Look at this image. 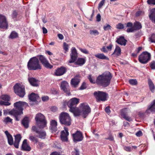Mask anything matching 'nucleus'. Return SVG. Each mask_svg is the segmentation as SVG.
<instances>
[{
	"mask_svg": "<svg viewBox=\"0 0 155 155\" xmlns=\"http://www.w3.org/2000/svg\"><path fill=\"white\" fill-rule=\"evenodd\" d=\"M112 77L110 72H106L97 77V84L106 87L110 85Z\"/></svg>",
	"mask_w": 155,
	"mask_h": 155,
	"instance_id": "obj_1",
	"label": "nucleus"
},
{
	"mask_svg": "<svg viewBox=\"0 0 155 155\" xmlns=\"http://www.w3.org/2000/svg\"><path fill=\"white\" fill-rule=\"evenodd\" d=\"M79 108V109L78 108L76 112L75 113V116H78L81 115L84 118H85L91 112V108L86 103L81 104Z\"/></svg>",
	"mask_w": 155,
	"mask_h": 155,
	"instance_id": "obj_2",
	"label": "nucleus"
},
{
	"mask_svg": "<svg viewBox=\"0 0 155 155\" xmlns=\"http://www.w3.org/2000/svg\"><path fill=\"white\" fill-rule=\"evenodd\" d=\"M27 67L30 70H41L42 68L38 58L37 56L34 57L30 59L28 63Z\"/></svg>",
	"mask_w": 155,
	"mask_h": 155,
	"instance_id": "obj_3",
	"label": "nucleus"
},
{
	"mask_svg": "<svg viewBox=\"0 0 155 155\" xmlns=\"http://www.w3.org/2000/svg\"><path fill=\"white\" fill-rule=\"evenodd\" d=\"M5 133L7 137L9 144L11 145L14 144L15 147L16 148H18L19 143L21 138V135L20 134H17L15 136V141L14 143H13V140L12 136L7 130L5 131Z\"/></svg>",
	"mask_w": 155,
	"mask_h": 155,
	"instance_id": "obj_4",
	"label": "nucleus"
},
{
	"mask_svg": "<svg viewBox=\"0 0 155 155\" xmlns=\"http://www.w3.org/2000/svg\"><path fill=\"white\" fill-rule=\"evenodd\" d=\"M59 120L61 124L66 126H69L71 124V118L69 114L67 113L61 112L59 115Z\"/></svg>",
	"mask_w": 155,
	"mask_h": 155,
	"instance_id": "obj_5",
	"label": "nucleus"
},
{
	"mask_svg": "<svg viewBox=\"0 0 155 155\" xmlns=\"http://www.w3.org/2000/svg\"><path fill=\"white\" fill-rule=\"evenodd\" d=\"M79 99L74 97L71 99L68 102L67 105L70 108L69 111L73 113L74 115L78 109L76 107V105L79 103Z\"/></svg>",
	"mask_w": 155,
	"mask_h": 155,
	"instance_id": "obj_6",
	"label": "nucleus"
},
{
	"mask_svg": "<svg viewBox=\"0 0 155 155\" xmlns=\"http://www.w3.org/2000/svg\"><path fill=\"white\" fill-rule=\"evenodd\" d=\"M35 120L36 125L39 128H43L45 127L47 122L45 116L41 114H37L35 117Z\"/></svg>",
	"mask_w": 155,
	"mask_h": 155,
	"instance_id": "obj_7",
	"label": "nucleus"
},
{
	"mask_svg": "<svg viewBox=\"0 0 155 155\" xmlns=\"http://www.w3.org/2000/svg\"><path fill=\"white\" fill-rule=\"evenodd\" d=\"M15 93L19 97H23L25 94L24 87L20 84L16 83L14 86Z\"/></svg>",
	"mask_w": 155,
	"mask_h": 155,
	"instance_id": "obj_8",
	"label": "nucleus"
},
{
	"mask_svg": "<svg viewBox=\"0 0 155 155\" xmlns=\"http://www.w3.org/2000/svg\"><path fill=\"white\" fill-rule=\"evenodd\" d=\"M150 54L146 51L142 52L138 57L139 62L143 64L147 63L150 60Z\"/></svg>",
	"mask_w": 155,
	"mask_h": 155,
	"instance_id": "obj_9",
	"label": "nucleus"
},
{
	"mask_svg": "<svg viewBox=\"0 0 155 155\" xmlns=\"http://www.w3.org/2000/svg\"><path fill=\"white\" fill-rule=\"evenodd\" d=\"M39 127H36L35 126L32 127L31 130L35 132L36 133V137L41 139H44L46 137V132L44 130H40Z\"/></svg>",
	"mask_w": 155,
	"mask_h": 155,
	"instance_id": "obj_10",
	"label": "nucleus"
},
{
	"mask_svg": "<svg viewBox=\"0 0 155 155\" xmlns=\"http://www.w3.org/2000/svg\"><path fill=\"white\" fill-rule=\"evenodd\" d=\"M37 57L38 58L39 57V60L45 67L50 69L52 68L53 65L49 63L48 60L44 56L40 55L37 56Z\"/></svg>",
	"mask_w": 155,
	"mask_h": 155,
	"instance_id": "obj_11",
	"label": "nucleus"
},
{
	"mask_svg": "<svg viewBox=\"0 0 155 155\" xmlns=\"http://www.w3.org/2000/svg\"><path fill=\"white\" fill-rule=\"evenodd\" d=\"M70 56L71 59L68 62V64L69 65H70V64L75 62L78 57L76 49L74 47H73L71 48Z\"/></svg>",
	"mask_w": 155,
	"mask_h": 155,
	"instance_id": "obj_12",
	"label": "nucleus"
},
{
	"mask_svg": "<svg viewBox=\"0 0 155 155\" xmlns=\"http://www.w3.org/2000/svg\"><path fill=\"white\" fill-rule=\"evenodd\" d=\"M14 107L15 108V110L18 111H22L23 107L28 106V104L25 102L19 101L17 102L14 104Z\"/></svg>",
	"mask_w": 155,
	"mask_h": 155,
	"instance_id": "obj_13",
	"label": "nucleus"
},
{
	"mask_svg": "<svg viewBox=\"0 0 155 155\" xmlns=\"http://www.w3.org/2000/svg\"><path fill=\"white\" fill-rule=\"evenodd\" d=\"M68 87V84L67 81H63L61 82V89H62L68 95H69L71 93Z\"/></svg>",
	"mask_w": 155,
	"mask_h": 155,
	"instance_id": "obj_14",
	"label": "nucleus"
},
{
	"mask_svg": "<svg viewBox=\"0 0 155 155\" xmlns=\"http://www.w3.org/2000/svg\"><path fill=\"white\" fill-rule=\"evenodd\" d=\"M81 76L79 74L76 75L74 78L71 80V84L74 87L78 86L80 81Z\"/></svg>",
	"mask_w": 155,
	"mask_h": 155,
	"instance_id": "obj_15",
	"label": "nucleus"
},
{
	"mask_svg": "<svg viewBox=\"0 0 155 155\" xmlns=\"http://www.w3.org/2000/svg\"><path fill=\"white\" fill-rule=\"evenodd\" d=\"M8 27V23L4 16L0 15V28L7 29Z\"/></svg>",
	"mask_w": 155,
	"mask_h": 155,
	"instance_id": "obj_16",
	"label": "nucleus"
},
{
	"mask_svg": "<svg viewBox=\"0 0 155 155\" xmlns=\"http://www.w3.org/2000/svg\"><path fill=\"white\" fill-rule=\"evenodd\" d=\"M72 136L74 141L75 142L81 141L83 138L82 134L79 131H77Z\"/></svg>",
	"mask_w": 155,
	"mask_h": 155,
	"instance_id": "obj_17",
	"label": "nucleus"
},
{
	"mask_svg": "<svg viewBox=\"0 0 155 155\" xmlns=\"http://www.w3.org/2000/svg\"><path fill=\"white\" fill-rule=\"evenodd\" d=\"M66 71V68L63 66H61L60 68H58L55 70L54 74L57 76H60L63 75Z\"/></svg>",
	"mask_w": 155,
	"mask_h": 155,
	"instance_id": "obj_18",
	"label": "nucleus"
},
{
	"mask_svg": "<svg viewBox=\"0 0 155 155\" xmlns=\"http://www.w3.org/2000/svg\"><path fill=\"white\" fill-rule=\"evenodd\" d=\"M107 94L104 92L97 91V101H105L107 100Z\"/></svg>",
	"mask_w": 155,
	"mask_h": 155,
	"instance_id": "obj_19",
	"label": "nucleus"
},
{
	"mask_svg": "<svg viewBox=\"0 0 155 155\" xmlns=\"http://www.w3.org/2000/svg\"><path fill=\"white\" fill-rule=\"evenodd\" d=\"M10 113L14 116L15 120L18 121L21 118V115L23 114L22 111H18L17 110H13L10 111Z\"/></svg>",
	"mask_w": 155,
	"mask_h": 155,
	"instance_id": "obj_20",
	"label": "nucleus"
},
{
	"mask_svg": "<svg viewBox=\"0 0 155 155\" xmlns=\"http://www.w3.org/2000/svg\"><path fill=\"white\" fill-rule=\"evenodd\" d=\"M22 150L25 151H30L31 150V147L27 143V140L25 139L22 143L21 146Z\"/></svg>",
	"mask_w": 155,
	"mask_h": 155,
	"instance_id": "obj_21",
	"label": "nucleus"
},
{
	"mask_svg": "<svg viewBox=\"0 0 155 155\" xmlns=\"http://www.w3.org/2000/svg\"><path fill=\"white\" fill-rule=\"evenodd\" d=\"M127 41V40L124 38V37L122 36L117 38L116 41V42L118 44L124 46H125L126 45Z\"/></svg>",
	"mask_w": 155,
	"mask_h": 155,
	"instance_id": "obj_22",
	"label": "nucleus"
},
{
	"mask_svg": "<svg viewBox=\"0 0 155 155\" xmlns=\"http://www.w3.org/2000/svg\"><path fill=\"white\" fill-rule=\"evenodd\" d=\"M28 81L31 85L35 87H37L38 86V80L35 78H31L28 79Z\"/></svg>",
	"mask_w": 155,
	"mask_h": 155,
	"instance_id": "obj_23",
	"label": "nucleus"
},
{
	"mask_svg": "<svg viewBox=\"0 0 155 155\" xmlns=\"http://www.w3.org/2000/svg\"><path fill=\"white\" fill-rule=\"evenodd\" d=\"M39 96L38 95L35 94L34 93H31L29 96V99L31 101L33 102H36L39 98Z\"/></svg>",
	"mask_w": 155,
	"mask_h": 155,
	"instance_id": "obj_24",
	"label": "nucleus"
},
{
	"mask_svg": "<svg viewBox=\"0 0 155 155\" xmlns=\"http://www.w3.org/2000/svg\"><path fill=\"white\" fill-rule=\"evenodd\" d=\"M57 122L55 120H52L51 123L50 129L53 132H55L57 130Z\"/></svg>",
	"mask_w": 155,
	"mask_h": 155,
	"instance_id": "obj_25",
	"label": "nucleus"
},
{
	"mask_svg": "<svg viewBox=\"0 0 155 155\" xmlns=\"http://www.w3.org/2000/svg\"><path fill=\"white\" fill-rule=\"evenodd\" d=\"M149 17L152 21L155 23V8L152 9L150 10Z\"/></svg>",
	"mask_w": 155,
	"mask_h": 155,
	"instance_id": "obj_26",
	"label": "nucleus"
},
{
	"mask_svg": "<svg viewBox=\"0 0 155 155\" xmlns=\"http://www.w3.org/2000/svg\"><path fill=\"white\" fill-rule=\"evenodd\" d=\"M29 118L27 117H25L21 121V123L24 127L27 128L29 126Z\"/></svg>",
	"mask_w": 155,
	"mask_h": 155,
	"instance_id": "obj_27",
	"label": "nucleus"
},
{
	"mask_svg": "<svg viewBox=\"0 0 155 155\" xmlns=\"http://www.w3.org/2000/svg\"><path fill=\"white\" fill-rule=\"evenodd\" d=\"M121 115L126 120L129 122L132 120V119L130 117L127 116L126 113L124 111V110H122L121 112Z\"/></svg>",
	"mask_w": 155,
	"mask_h": 155,
	"instance_id": "obj_28",
	"label": "nucleus"
},
{
	"mask_svg": "<svg viewBox=\"0 0 155 155\" xmlns=\"http://www.w3.org/2000/svg\"><path fill=\"white\" fill-rule=\"evenodd\" d=\"M85 60L83 58H78L77 60L75 62V64L81 66L85 63Z\"/></svg>",
	"mask_w": 155,
	"mask_h": 155,
	"instance_id": "obj_29",
	"label": "nucleus"
},
{
	"mask_svg": "<svg viewBox=\"0 0 155 155\" xmlns=\"http://www.w3.org/2000/svg\"><path fill=\"white\" fill-rule=\"evenodd\" d=\"M68 135L64 133V131L63 130L61 131V139L63 141H66L68 140Z\"/></svg>",
	"mask_w": 155,
	"mask_h": 155,
	"instance_id": "obj_30",
	"label": "nucleus"
},
{
	"mask_svg": "<svg viewBox=\"0 0 155 155\" xmlns=\"http://www.w3.org/2000/svg\"><path fill=\"white\" fill-rule=\"evenodd\" d=\"M97 58L101 60H109V58L103 53L97 54Z\"/></svg>",
	"mask_w": 155,
	"mask_h": 155,
	"instance_id": "obj_31",
	"label": "nucleus"
},
{
	"mask_svg": "<svg viewBox=\"0 0 155 155\" xmlns=\"http://www.w3.org/2000/svg\"><path fill=\"white\" fill-rule=\"evenodd\" d=\"M121 49L118 46H116V48L112 54H115L117 56H119L121 54Z\"/></svg>",
	"mask_w": 155,
	"mask_h": 155,
	"instance_id": "obj_32",
	"label": "nucleus"
},
{
	"mask_svg": "<svg viewBox=\"0 0 155 155\" xmlns=\"http://www.w3.org/2000/svg\"><path fill=\"white\" fill-rule=\"evenodd\" d=\"M134 28L135 29H140L142 28L141 24L139 22L135 21L134 23Z\"/></svg>",
	"mask_w": 155,
	"mask_h": 155,
	"instance_id": "obj_33",
	"label": "nucleus"
},
{
	"mask_svg": "<svg viewBox=\"0 0 155 155\" xmlns=\"http://www.w3.org/2000/svg\"><path fill=\"white\" fill-rule=\"evenodd\" d=\"M148 84L150 91L152 92H153L155 88L153 82L150 80H148Z\"/></svg>",
	"mask_w": 155,
	"mask_h": 155,
	"instance_id": "obj_34",
	"label": "nucleus"
},
{
	"mask_svg": "<svg viewBox=\"0 0 155 155\" xmlns=\"http://www.w3.org/2000/svg\"><path fill=\"white\" fill-rule=\"evenodd\" d=\"M18 36V33L15 31H13L11 33L9 36V38L11 39H14L17 38Z\"/></svg>",
	"mask_w": 155,
	"mask_h": 155,
	"instance_id": "obj_35",
	"label": "nucleus"
},
{
	"mask_svg": "<svg viewBox=\"0 0 155 155\" xmlns=\"http://www.w3.org/2000/svg\"><path fill=\"white\" fill-rule=\"evenodd\" d=\"M29 139L32 142H35V143H37L38 142V139L36 137H35L32 135H30L29 136Z\"/></svg>",
	"mask_w": 155,
	"mask_h": 155,
	"instance_id": "obj_36",
	"label": "nucleus"
},
{
	"mask_svg": "<svg viewBox=\"0 0 155 155\" xmlns=\"http://www.w3.org/2000/svg\"><path fill=\"white\" fill-rule=\"evenodd\" d=\"M148 110L151 112L155 111V100L153 101L151 106L148 108Z\"/></svg>",
	"mask_w": 155,
	"mask_h": 155,
	"instance_id": "obj_37",
	"label": "nucleus"
},
{
	"mask_svg": "<svg viewBox=\"0 0 155 155\" xmlns=\"http://www.w3.org/2000/svg\"><path fill=\"white\" fill-rule=\"evenodd\" d=\"M1 98L2 100L6 101H9L10 100L9 96L7 95H2L1 96Z\"/></svg>",
	"mask_w": 155,
	"mask_h": 155,
	"instance_id": "obj_38",
	"label": "nucleus"
},
{
	"mask_svg": "<svg viewBox=\"0 0 155 155\" xmlns=\"http://www.w3.org/2000/svg\"><path fill=\"white\" fill-rule=\"evenodd\" d=\"M149 41L155 43V34H152L151 36L149 38Z\"/></svg>",
	"mask_w": 155,
	"mask_h": 155,
	"instance_id": "obj_39",
	"label": "nucleus"
},
{
	"mask_svg": "<svg viewBox=\"0 0 155 155\" xmlns=\"http://www.w3.org/2000/svg\"><path fill=\"white\" fill-rule=\"evenodd\" d=\"M72 155H80L79 150L77 148H74V151L71 152Z\"/></svg>",
	"mask_w": 155,
	"mask_h": 155,
	"instance_id": "obj_40",
	"label": "nucleus"
},
{
	"mask_svg": "<svg viewBox=\"0 0 155 155\" xmlns=\"http://www.w3.org/2000/svg\"><path fill=\"white\" fill-rule=\"evenodd\" d=\"M90 82L92 83H95L96 81L93 77L91 74L89 75L87 77Z\"/></svg>",
	"mask_w": 155,
	"mask_h": 155,
	"instance_id": "obj_41",
	"label": "nucleus"
},
{
	"mask_svg": "<svg viewBox=\"0 0 155 155\" xmlns=\"http://www.w3.org/2000/svg\"><path fill=\"white\" fill-rule=\"evenodd\" d=\"M11 104L10 103L8 102V101L7 102L4 101H0V105H4L6 106H8L10 105Z\"/></svg>",
	"mask_w": 155,
	"mask_h": 155,
	"instance_id": "obj_42",
	"label": "nucleus"
},
{
	"mask_svg": "<svg viewBox=\"0 0 155 155\" xmlns=\"http://www.w3.org/2000/svg\"><path fill=\"white\" fill-rule=\"evenodd\" d=\"M124 28V25L121 23H119L116 25V28L117 29H123Z\"/></svg>",
	"mask_w": 155,
	"mask_h": 155,
	"instance_id": "obj_43",
	"label": "nucleus"
},
{
	"mask_svg": "<svg viewBox=\"0 0 155 155\" xmlns=\"http://www.w3.org/2000/svg\"><path fill=\"white\" fill-rule=\"evenodd\" d=\"M129 83L133 85H135L137 84V81L136 80L131 79L129 80Z\"/></svg>",
	"mask_w": 155,
	"mask_h": 155,
	"instance_id": "obj_44",
	"label": "nucleus"
},
{
	"mask_svg": "<svg viewBox=\"0 0 155 155\" xmlns=\"http://www.w3.org/2000/svg\"><path fill=\"white\" fill-rule=\"evenodd\" d=\"M105 2V0H102L99 4L98 8L99 10L104 5Z\"/></svg>",
	"mask_w": 155,
	"mask_h": 155,
	"instance_id": "obj_45",
	"label": "nucleus"
},
{
	"mask_svg": "<svg viewBox=\"0 0 155 155\" xmlns=\"http://www.w3.org/2000/svg\"><path fill=\"white\" fill-rule=\"evenodd\" d=\"M150 67L152 69H155V61H153L150 64Z\"/></svg>",
	"mask_w": 155,
	"mask_h": 155,
	"instance_id": "obj_46",
	"label": "nucleus"
},
{
	"mask_svg": "<svg viewBox=\"0 0 155 155\" xmlns=\"http://www.w3.org/2000/svg\"><path fill=\"white\" fill-rule=\"evenodd\" d=\"M64 49L66 51H68V45L65 42H64L63 44Z\"/></svg>",
	"mask_w": 155,
	"mask_h": 155,
	"instance_id": "obj_47",
	"label": "nucleus"
},
{
	"mask_svg": "<svg viewBox=\"0 0 155 155\" xmlns=\"http://www.w3.org/2000/svg\"><path fill=\"white\" fill-rule=\"evenodd\" d=\"M147 3L150 5H155V0H147Z\"/></svg>",
	"mask_w": 155,
	"mask_h": 155,
	"instance_id": "obj_48",
	"label": "nucleus"
},
{
	"mask_svg": "<svg viewBox=\"0 0 155 155\" xmlns=\"http://www.w3.org/2000/svg\"><path fill=\"white\" fill-rule=\"evenodd\" d=\"M12 120L9 117H7L5 118L4 120V122L5 123L8 122H12Z\"/></svg>",
	"mask_w": 155,
	"mask_h": 155,
	"instance_id": "obj_49",
	"label": "nucleus"
},
{
	"mask_svg": "<svg viewBox=\"0 0 155 155\" xmlns=\"http://www.w3.org/2000/svg\"><path fill=\"white\" fill-rule=\"evenodd\" d=\"M125 25H126L127 27L130 28L129 29H133L131 28L133 26V24L132 23L128 22L127 24H125Z\"/></svg>",
	"mask_w": 155,
	"mask_h": 155,
	"instance_id": "obj_50",
	"label": "nucleus"
},
{
	"mask_svg": "<svg viewBox=\"0 0 155 155\" xmlns=\"http://www.w3.org/2000/svg\"><path fill=\"white\" fill-rule=\"evenodd\" d=\"M86 88V84L85 82H83L81 87H80L79 89L82 90L85 89Z\"/></svg>",
	"mask_w": 155,
	"mask_h": 155,
	"instance_id": "obj_51",
	"label": "nucleus"
},
{
	"mask_svg": "<svg viewBox=\"0 0 155 155\" xmlns=\"http://www.w3.org/2000/svg\"><path fill=\"white\" fill-rule=\"evenodd\" d=\"M80 50L84 53L87 54L89 53L88 51L85 49L80 48Z\"/></svg>",
	"mask_w": 155,
	"mask_h": 155,
	"instance_id": "obj_52",
	"label": "nucleus"
},
{
	"mask_svg": "<svg viewBox=\"0 0 155 155\" xmlns=\"http://www.w3.org/2000/svg\"><path fill=\"white\" fill-rule=\"evenodd\" d=\"M110 107L109 106H108L106 107L105 109V111L106 112L107 114H110Z\"/></svg>",
	"mask_w": 155,
	"mask_h": 155,
	"instance_id": "obj_53",
	"label": "nucleus"
},
{
	"mask_svg": "<svg viewBox=\"0 0 155 155\" xmlns=\"http://www.w3.org/2000/svg\"><path fill=\"white\" fill-rule=\"evenodd\" d=\"M42 99L43 101H46L49 99V97L48 96H44L42 97Z\"/></svg>",
	"mask_w": 155,
	"mask_h": 155,
	"instance_id": "obj_54",
	"label": "nucleus"
},
{
	"mask_svg": "<svg viewBox=\"0 0 155 155\" xmlns=\"http://www.w3.org/2000/svg\"><path fill=\"white\" fill-rule=\"evenodd\" d=\"M124 149L127 151L130 152L131 151V147H130L125 146L124 147Z\"/></svg>",
	"mask_w": 155,
	"mask_h": 155,
	"instance_id": "obj_55",
	"label": "nucleus"
},
{
	"mask_svg": "<svg viewBox=\"0 0 155 155\" xmlns=\"http://www.w3.org/2000/svg\"><path fill=\"white\" fill-rule=\"evenodd\" d=\"M51 109L52 111L55 112L57 110L58 108L56 107L53 106L51 108Z\"/></svg>",
	"mask_w": 155,
	"mask_h": 155,
	"instance_id": "obj_56",
	"label": "nucleus"
},
{
	"mask_svg": "<svg viewBox=\"0 0 155 155\" xmlns=\"http://www.w3.org/2000/svg\"><path fill=\"white\" fill-rule=\"evenodd\" d=\"M106 139L109 140L110 141H113L114 140L113 137L110 134L109 135V137L107 138H106Z\"/></svg>",
	"mask_w": 155,
	"mask_h": 155,
	"instance_id": "obj_57",
	"label": "nucleus"
},
{
	"mask_svg": "<svg viewBox=\"0 0 155 155\" xmlns=\"http://www.w3.org/2000/svg\"><path fill=\"white\" fill-rule=\"evenodd\" d=\"M17 12L15 11H13L12 14V17L13 18H15L17 17Z\"/></svg>",
	"mask_w": 155,
	"mask_h": 155,
	"instance_id": "obj_58",
	"label": "nucleus"
},
{
	"mask_svg": "<svg viewBox=\"0 0 155 155\" xmlns=\"http://www.w3.org/2000/svg\"><path fill=\"white\" fill-rule=\"evenodd\" d=\"M111 28V27L108 24H107L104 27V29H110Z\"/></svg>",
	"mask_w": 155,
	"mask_h": 155,
	"instance_id": "obj_59",
	"label": "nucleus"
},
{
	"mask_svg": "<svg viewBox=\"0 0 155 155\" xmlns=\"http://www.w3.org/2000/svg\"><path fill=\"white\" fill-rule=\"evenodd\" d=\"M142 133L141 131H139L136 134V135L137 137H140L142 135Z\"/></svg>",
	"mask_w": 155,
	"mask_h": 155,
	"instance_id": "obj_60",
	"label": "nucleus"
},
{
	"mask_svg": "<svg viewBox=\"0 0 155 155\" xmlns=\"http://www.w3.org/2000/svg\"><path fill=\"white\" fill-rule=\"evenodd\" d=\"M113 47V45L111 44H110L109 46H107L106 48L109 51H110Z\"/></svg>",
	"mask_w": 155,
	"mask_h": 155,
	"instance_id": "obj_61",
	"label": "nucleus"
},
{
	"mask_svg": "<svg viewBox=\"0 0 155 155\" xmlns=\"http://www.w3.org/2000/svg\"><path fill=\"white\" fill-rule=\"evenodd\" d=\"M41 19L43 22L44 23H45L47 22V19H46L45 16L42 17Z\"/></svg>",
	"mask_w": 155,
	"mask_h": 155,
	"instance_id": "obj_62",
	"label": "nucleus"
},
{
	"mask_svg": "<svg viewBox=\"0 0 155 155\" xmlns=\"http://www.w3.org/2000/svg\"><path fill=\"white\" fill-rule=\"evenodd\" d=\"M97 33V31L96 30H91L90 31V34L91 35H96Z\"/></svg>",
	"mask_w": 155,
	"mask_h": 155,
	"instance_id": "obj_63",
	"label": "nucleus"
},
{
	"mask_svg": "<svg viewBox=\"0 0 155 155\" xmlns=\"http://www.w3.org/2000/svg\"><path fill=\"white\" fill-rule=\"evenodd\" d=\"M129 123L128 122H124L123 126L124 127H129Z\"/></svg>",
	"mask_w": 155,
	"mask_h": 155,
	"instance_id": "obj_64",
	"label": "nucleus"
}]
</instances>
